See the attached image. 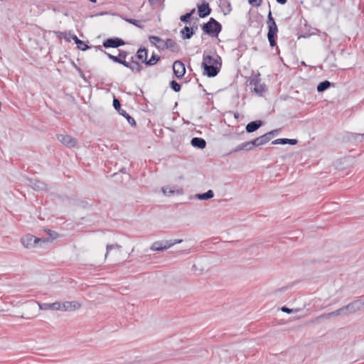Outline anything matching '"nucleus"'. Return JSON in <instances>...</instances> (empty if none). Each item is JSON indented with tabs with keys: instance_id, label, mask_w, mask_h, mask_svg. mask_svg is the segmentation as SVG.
Returning a JSON list of instances; mask_svg holds the SVG:
<instances>
[{
	"instance_id": "79ce46f5",
	"label": "nucleus",
	"mask_w": 364,
	"mask_h": 364,
	"mask_svg": "<svg viewBox=\"0 0 364 364\" xmlns=\"http://www.w3.org/2000/svg\"><path fill=\"white\" fill-rule=\"evenodd\" d=\"M162 191H163V192L164 193V194H166L167 193H171H171H173V191H171V190H168V188H162Z\"/></svg>"
},
{
	"instance_id": "a19ab883",
	"label": "nucleus",
	"mask_w": 364,
	"mask_h": 364,
	"mask_svg": "<svg viewBox=\"0 0 364 364\" xmlns=\"http://www.w3.org/2000/svg\"><path fill=\"white\" fill-rule=\"evenodd\" d=\"M248 2L252 6H259L262 3V0H248Z\"/></svg>"
},
{
	"instance_id": "c03bdc74",
	"label": "nucleus",
	"mask_w": 364,
	"mask_h": 364,
	"mask_svg": "<svg viewBox=\"0 0 364 364\" xmlns=\"http://www.w3.org/2000/svg\"><path fill=\"white\" fill-rule=\"evenodd\" d=\"M277 1V3L280 4H284L287 3V0H276Z\"/></svg>"
},
{
	"instance_id": "ea45409f",
	"label": "nucleus",
	"mask_w": 364,
	"mask_h": 364,
	"mask_svg": "<svg viewBox=\"0 0 364 364\" xmlns=\"http://www.w3.org/2000/svg\"><path fill=\"white\" fill-rule=\"evenodd\" d=\"M281 310L283 312H285V313H287V314L294 313V312H298L299 311L298 309H289V308L287 307L286 306H282L281 308Z\"/></svg>"
},
{
	"instance_id": "cd10ccee",
	"label": "nucleus",
	"mask_w": 364,
	"mask_h": 364,
	"mask_svg": "<svg viewBox=\"0 0 364 364\" xmlns=\"http://www.w3.org/2000/svg\"><path fill=\"white\" fill-rule=\"evenodd\" d=\"M214 196V193L212 190H208L203 193H197L195 197L199 200H208Z\"/></svg>"
},
{
	"instance_id": "c85d7f7f",
	"label": "nucleus",
	"mask_w": 364,
	"mask_h": 364,
	"mask_svg": "<svg viewBox=\"0 0 364 364\" xmlns=\"http://www.w3.org/2000/svg\"><path fill=\"white\" fill-rule=\"evenodd\" d=\"M254 91L258 95L262 96L263 93L266 91V85L264 84L259 82L257 85L255 86Z\"/></svg>"
},
{
	"instance_id": "412c9836",
	"label": "nucleus",
	"mask_w": 364,
	"mask_h": 364,
	"mask_svg": "<svg viewBox=\"0 0 364 364\" xmlns=\"http://www.w3.org/2000/svg\"><path fill=\"white\" fill-rule=\"evenodd\" d=\"M298 143L297 139H277L274 141H272V144L276 145V144H291V145H295Z\"/></svg>"
},
{
	"instance_id": "473e14b6",
	"label": "nucleus",
	"mask_w": 364,
	"mask_h": 364,
	"mask_svg": "<svg viewBox=\"0 0 364 364\" xmlns=\"http://www.w3.org/2000/svg\"><path fill=\"white\" fill-rule=\"evenodd\" d=\"M160 57L157 55L153 53L151 58L146 61V65L152 66L157 63L159 61Z\"/></svg>"
},
{
	"instance_id": "e433bc0d",
	"label": "nucleus",
	"mask_w": 364,
	"mask_h": 364,
	"mask_svg": "<svg viewBox=\"0 0 364 364\" xmlns=\"http://www.w3.org/2000/svg\"><path fill=\"white\" fill-rule=\"evenodd\" d=\"M350 139L355 140V141H362L364 139V134H355V133H350Z\"/></svg>"
},
{
	"instance_id": "7c9ffc66",
	"label": "nucleus",
	"mask_w": 364,
	"mask_h": 364,
	"mask_svg": "<svg viewBox=\"0 0 364 364\" xmlns=\"http://www.w3.org/2000/svg\"><path fill=\"white\" fill-rule=\"evenodd\" d=\"M259 75L260 74L259 73H257V74H252L250 77V85H257L259 82H261V79L259 77Z\"/></svg>"
},
{
	"instance_id": "7ed1b4c3",
	"label": "nucleus",
	"mask_w": 364,
	"mask_h": 364,
	"mask_svg": "<svg viewBox=\"0 0 364 364\" xmlns=\"http://www.w3.org/2000/svg\"><path fill=\"white\" fill-rule=\"evenodd\" d=\"M267 24L268 26L267 38L269 46L274 47L277 45L276 38L277 36L278 28L270 10L267 16Z\"/></svg>"
},
{
	"instance_id": "49530a36",
	"label": "nucleus",
	"mask_w": 364,
	"mask_h": 364,
	"mask_svg": "<svg viewBox=\"0 0 364 364\" xmlns=\"http://www.w3.org/2000/svg\"><path fill=\"white\" fill-rule=\"evenodd\" d=\"M120 171L122 172V173H126V168H122V169H120Z\"/></svg>"
},
{
	"instance_id": "f3484780",
	"label": "nucleus",
	"mask_w": 364,
	"mask_h": 364,
	"mask_svg": "<svg viewBox=\"0 0 364 364\" xmlns=\"http://www.w3.org/2000/svg\"><path fill=\"white\" fill-rule=\"evenodd\" d=\"M263 124V122L262 120H255L249 122L245 127L247 132L252 133L257 130Z\"/></svg>"
},
{
	"instance_id": "1a4fd4ad",
	"label": "nucleus",
	"mask_w": 364,
	"mask_h": 364,
	"mask_svg": "<svg viewBox=\"0 0 364 364\" xmlns=\"http://www.w3.org/2000/svg\"><path fill=\"white\" fill-rule=\"evenodd\" d=\"M125 42L123 39L119 38H109L106 39L102 43V46L105 48H117L119 46H124Z\"/></svg>"
},
{
	"instance_id": "72a5a7b5",
	"label": "nucleus",
	"mask_w": 364,
	"mask_h": 364,
	"mask_svg": "<svg viewBox=\"0 0 364 364\" xmlns=\"http://www.w3.org/2000/svg\"><path fill=\"white\" fill-rule=\"evenodd\" d=\"M149 40L151 43H152V44H154V45H155L156 46L158 45H163V43H164V40H162L159 37L155 36H150L149 37Z\"/></svg>"
},
{
	"instance_id": "8fccbe9b",
	"label": "nucleus",
	"mask_w": 364,
	"mask_h": 364,
	"mask_svg": "<svg viewBox=\"0 0 364 364\" xmlns=\"http://www.w3.org/2000/svg\"><path fill=\"white\" fill-rule=\"evenodd\" d=\"M78 70H79V71L80 72V73H81L82 76L84 77V76H83V73H82V71L80 69H78Z\"/></svg>"
},
{
	"instance_id": "3c124183",
	"label": "nucleus",
	"mask_w": 364,
	"mask_h": 364,
	"mask_svg": "<svg viewBox=\"0 0 364 364\" xmlns=\"http://www.w3.org/2000/svg\"><path fill=\"white\" fill-rule=\"evenodd\" d=\"M228 7H229V8H230V6H230V3H228ZM230 10H231V9H229V11H230Z\"/></svg>"
},
{
	"instance_id": "b1692460",
	"label": "nucleus",
	"mask_w": 364,
	"mask_h": 364,
	"mask_svg": "<svg viewBox=\"0 0 364 364\" xmlns=\"http://www.w3.org/2000/svg\"><path fill=\"white\" fill-rule=\"evenodd\" d=\"M136 56L137 59L146 64V61L147 60V50L145 48H139L136 52Z\"/></svg>"
},
{
	"instance_id": "de8ad7c7",
	"label": "nucleus",
	"mask_w": 364,
	"mask_h": 364,
	"mask_svg": "<svg viewBox=\"0 0 364 364\" xmlns=\"http://www.w3.org/2000/svg\"><path fill=\"white\" fill-rule=\"evenodd\" d=\"M191 28H193V31H196L198 28V26H193Z\"/></svg>"
},
{
	"instance_id": "9d476101",
	"label": "nucleus",
	"mask_w": 364,
	"mask_h": 364,
	"mask_svg": "<svg viewBox=\"0 0 364 364\" xmlns=\"http://www.w3.org/2000/svg\"><path fill=\"white\" fill-rule=\"evenodd\" d=\"M157 48L161 50L168 49L173 53H178L180 50V46L172 39L168 38L163 45H158Z\"/></svg>"
},
{
	"instance_id": "f257e3e1",
	"label": "nucleus",
	"mask_w": 364,
	"mask_h": 364,
	"mask_svg": "<svg viewBox=\"0 0 364 364\" xmlns=\"http://www.w3.org/2000/svg\"><path fill=\"white\" fill-rule=\"evenodd\" d=\"M220 58L217 56L216 58L210 55H203V62L201 64L203 68V74L209 77H215L220 71L221 63L219 62Z\"/></svg>"
},
{
	"instance_id": "f704fd0d",
	"label": "nucleus",
	"mask_w": 364,
	"mask_h": 364,
	"mask_svg": "<svg viewBox=\"0 0 364 364\" xmlns=\"http://www.w3.org/2000/svg\"><path fill=\"white\" fill-rule=\"evenodd\" d=\"M195 11H196L195 9H193L190 12L181 16L180 20L182 22H186V23L188 22L191 16L194 14Z\"/></svg>"
},
{
	"instance_id": "6ab92c4d",
	"label": "nucleus",
	"mask_w": 364,
	"mask_h": 364,
	"mask_svg": "<svg viewBox=\"0 0 364 364\" xmlns=\"http://www.w3.org/2000/svg\"><path fill=\"white\" fill-rule=\"evenodd\" d=\"M191 144L194 147L203 149L206 146V141L203 138L193 137L191 141Z\"/></svg>"
},
{
	"instance_id": "bb28decb",
	"label": "nucleus",
	"mask_w": 364,
	"mask_h": 364,
	"mask_svg": "<svg viewBox=\"0 0 364 364\" xmlns=\"http://www.w3.org/2000/svg\"><path fill=\"white\" fill-rule=\"evenodd\" d=\"M164 245V241H156V242H154L151 245L150 249L152 251H157V252L164 251V250H166V247Z\"/></svg>"
},
{
	"instance_id": "20e7f679",
	"label": "nucleus",
	"mask_w": 364,
	"mask_h": 364,
	"mask_svg": "<svg viewBox=\"0 0 364 364\" xmlns=\"http://www.w3.org/2000/svg\"><path fill=\"white\" fill-rule=\"evenodd\" d=\"M56 33H57V36L59 38H60V39L64 38L68 42L70 41V39H73L75 41V43H76L77 48L79 50L85 51L90 48V46L86 45L84 41L80 40L75 35L72 34L70 31L69 32L58 31Z\"/></svg>"
},
{
	"instance_id": "a18cd8bd",
	"label": "nucleus",
	"mask_w": 364,
	"mask_h": 364,
	"mask_svg": "<svg viewBox=\"0 0 364 364\" xmlns=\"http://www.w3.org/2000/svg\"><path fill=\"white\" fill-rule=\"evenodd\" d=\"M159 0H149L151 5L155 4Z\"/></svg>"
},
{
	"instance_id": "4be33fe9",
	"label": "nucleus",
	"mask_w": 364,
	"mask_h": 364,
	"mask_svg": "<svg viewBox=\"0 0 364 364\" xmlns=\"http://www.w3.org/2000/svg\"><path fill=\"white\" fill-rule=\"evenodd\" d=\"M254 149L253 145L251 144V141L244 142L240 145H238L233 151L232 152H238L242 150H246V151H250Z\"/></svg>"
},
{
	"instance_id": "aec40b11",
	"label": "nucleus",
	"mask_w": 364,
	"mask_h": 364,
	"mask_svg": "<svg viewBox=\"0 0 364 364\" xmlns=\"http://www.w3.org/2000/svg\"><path fill=\"white\" fill-rule=\"evenodd\" d=\"M195 34V31H193V28H190L188 26H185L181 31V38L183 40L186 39H190L192 38V36Z\"/></svg>"
},
{
	"instance_id": "f8f14e48",
	"label": "nucleus",
	"mask_w": 364,
	"mask_h": 364,
	"mask_svg": "<svg viewBox=\"0 0 364 364\" xmlns=\"http://www.w3.org/2000/svg\"><path fill=\"white\" fill-rule=\"evenodd\" d=\"M173 70L177 78H182L186 73L185 65L181 60H176L173 65Z\"/></svg>"
},
{
	"instance_id": "f03ea898",
	"label": "nucleus",
	"mask_w": 364,
	"mask_h": 364,
	"mask_svg": "<svg viewBox=\"0 0 364 364\" xmlns=\"http://www.w3.org/2000/svg\"><path fill=\"white\" fill-rule=\"evenodd\" d=\"M201 28L204 33L210 37H218L222 31V25L213 18H210L207 23L201 25Z\"/></svg>"
},
{
	"instance_id": "39448f33",
	"label": "nucleus",
	"mask_w": 364,
	"mask_h": 364,
	"mask_svg": "<svg viewBox=\"0 0 364 364\" xmlns=\"http://www.w3.org/2000/svg\"><path fill=\"white\" fill-rule=\"evenodd\" d=\"M95 49H96V50H101L102 52H104L107 55V57L110 60H112L113 62L119 63V64H122L124 67H129V62H127L126 60H124V59L128 55V53L127 51L123 50H118L119 54L117 56H116V55H112V54L103 50L101 48L100 46H95Z\"/></svg>"
},
{
	"instance_id": "2f4dec72",
	"label": "nucleus",
	"mask_w": 364,
	"mask_h": 364,
	"mask_svg": "<svg viewBox=\"0 0 364 364\" xmlns=\"http://www.w3.org/2000/svg\"><path fill=\"white\" fill-rule=\"evenodd\" d=\"M182 241H183V240H181V239L165 240V241H164V245L166 247V250L168 248L173 246L174 245L179 244V243L182 242Z\"/></svg>"
},
{
	"instance_id": "4468645a",
	"label": "nucleus",
	"mask_w": 364,
	"mask_h": 364,
	"mask_svg": "<svg viewBox=\"0 0 364 364\" xmlns=\"http://www.w3.org/2000/svg\"><path fill=\"white\" fill-rule=\"evenodd\" d=\"M28 185L35 191H46L47 190V184L37 178H28Z\"/></svg>"
},
{
	"instance_id": "a878e982",
	"label": "nucleus",
	"mask_w": 364,
	"mask_h": 364,
	"mask_svg": "<svg viewBox=\"0 0 364 364\" xmlns=\"http://www.w3.org/2000/svg\"><path fill=\"white\" fill-rule=\"evenodd\" d=\"M331 86H333V84L328 80H324L321 82L316 87L318 92H323L327 89H328Z\"/></svg>"
},
{
	"instance_id": "4c0bfd02",
	"label": "nucleus",
	"mask_w": 364,
	"mask_h": 364,
	"mask_svg": "<svg viewBox=\"0 0 364 364\" xmlns=\"http://www.w3.org/2000/svg\"><path fill=\"white\" fill-rule=\"evenodd\" d=\"M127 22L131 23V24H133L140 28H143V26L139 24V21L136 20V19H133V18H124Z\"/></svg>"
},
{
	"instance_id": "c9c22d12",
	"label": "nucleus",
	"mask_w": 364,
	"mask_h": 364,
	"mask_svg": "<svg viewBox=\"0 0 364 364\" xmlns=\"http://www.w3.org/2000/svg\"><path fill=\"white\" fill-rule=\"evenodd\" d=\"M170 87L175 92H178L181 90V86L176 80H173L170 82Z\"/></svg>"
},
{
	"instance_id": "0eeeda50",
	"label": "nucleus",
	"mask_w": 364,
	"mask_h": 364,
	"mask_svg": "<svg viewBox=\"0 0 364 364\" xmlns=\"http://www.w3.org/2000/svg\"><path fill=\"white\" fill-rule=\"evenodd\" d=\"M113 107L116 110L118 111L119 114L122 115L127 119V122L132 127H135L136 126L134 119L128 113H127L125 110L121 109L120 101L115 97H114L113 100Z\"/></svg>"
},
{
	"instance_id": "393cba45",
	"label": "nucleus",
	"mask_w": 364,
	"mask_h": 364,
	"mask_svg": "<svg viewBox=\"0 0 364 364\" xmlns=\"http://www.w3.org/2000/svg\"><path fill=\"white\" fill-rule=\"evenodd\" d=\"M128 68L131 69L132 72L140 73L142 70V66L137 61L134 60V58H131V63H129V67Z\"/></svg>"
},
{
	"instance_id": "09e8293b",
	"label": "nucleus",
	"mask_w": 364,
	"mask_h": 364,
	"mask_svg": "<svg viewBox=\"0 0 364 364\" xmlns=\"http://www.w3.org/2000/svg\"><path fill=\"white\" fill-rule=\"evenodd\" d=\"M89 1L92 2V3H96L97 2V0H89Z\"/></svg>"
},
{
	"instance_id": "603ef678",
	"label": "nucleus",
	"mask_w": 364,
	"mask_h": 364,
	"mask_svg": "<svg viewBox=\"0 0 364 364\" xmlns=\"http://www.w3.org/2000/svg\"><path fill=\"white\" fill-rule=\"evenodd\" d=\"M363 306H364V304H363Z\"/></svg>"
},
{
	"instance_id": "ddd939ff",
	"label": "nucleus",
	"mask_w": 364,
	"mask_h": 364,
	"mask_svg": "<svg viewBox=\"0 0 364 364\" xmlns=\"http://www.w3.org/2000/svg\"><path fill=\"white\" fill-rule=\"evenodd\" d=\"M81 307V304L76 301H64L63 303H60V309L64 311H71L76 309H78Z\"/></svg>"
},
{
	"instance_id": "2eb2a0df",
	"label": "nucleus",
	"mask_w": 364,
	"mask_h": 364,
	"mask_svg": "<svg viewBox=\"0 0 364 364\" xmlns=\"http://www.w3.org/2000/svg\"><path fill=\"white\" fill-rule=\"evenodd\" d=\"M273 132H267L251 141V144L253 145L254 148L261 145H264L271 140V134Z\"/></svg>"
},
{
	"instance_id": "5701e85b",
	"label": "nucleus",
	"mask_w": 364,
	"mask_h": 364,
	"mask_svg": "<svg viewBox=\"0 0 364 364\" xmlns=\"http://www.w3.org/2000/svg\"><path fill=\"white\" fill-rule=\"evenodd\" d=\"M341 314H345V311H344V309L343 307H341L334 311H331L330 313H327V314H322L321 316H320L319 317H318V318H330V317H332V316H339V315H341Z\"/></svg>"
},
{
	"instance_id": "9b49d317",
	"label": "nucleus",
	"mask_w": 364,
	"mask_h": 364,
	"mask_svg": "<svg viewBox=\"0 0 364 364\" xmlns=\"http://www.w3.org/2000/svg\"><path fill=\"white\" fill-rule=\"evenodd\" d=\"M57 138L63 144L70 148L75 147L77 144L76 139L70 135L59 134Z\"/></svg>"
},
{
	"instance_id": "c756f323",
	"label": "nucleus",
	"mask_w": 364,
	"mask_h": 364,
	"mask_svg": "<svg viewBox=\"0 0 364 364\" xmlns=\"http://www.w3.org/2000/svg\"><path fill=\"white\" fill-rule=\"evenodd\" d=\"M112 249H114L117 251H118L119 252H121V251H122V246L118 245V244L107 245V247H106V250L107 251H106V254H105V257H107L108 254L110 252V251Z\"/></svg>"
},
{
	"instance_id": "dca6fc26",
	"label": "nucleus",
	"mask_w": 364,
	"mask_h": 364,
	"mask_svg": "<svg viewBox=\"0 0 364 364\" xmlns=\"http://www.w3.org/2000/svg\"><path fill=\"white\" fill-rule=\"evenodd\" d=\"M198 13L200 18H205L209 16L211 13V9L209 6L208 3L203 1L201 4H198Z\"/></svg>"
},
{
	"instance_id": "423d86ee",
	"label": "nucleus",
	"mask_w": 364,
	"mask_h": 364,
	"mask_svg": "<svg viewBox=\"0 0 364 364\" xmlns=\"http://www.w3.org/2000/svg\"><path fill=\"white\" fill-rule=\"evenodd\" d=\"M48 238H39L32 235H27L22 237L21 242L23 245L27 248L37 247L38 245L41 246V243H48Z\"/></svg>"
},
{
	"instance_id": "37998d69",
	"label": "nucleus",
	"mask_w": 364,
	"mask_h": 364,
	"mask_svg": "<svg viewBox=\"0 0 364 364\" xmlns=\"http://www.w3.org/2000/svg\"><path fill=\"white\" fill-rule=\"evenodd\" d=\"M279 132V129H274V130H272L270 132H273L272 134H271V139L276 134H278V132Z\"/></svg>"
},
{
	"instance_id": "a211bd4d",
	"label": "nucleus",
	"mask_w": 364,
	"mask_h": 364,
	"mask_svg": "<svg viewBox=\"0 0 364 364\" xmlns=\"http://www.w3.org/2000/svg\"><path fill=\"white\" fill-rule=\"evenodd\" d=\"M38 306H39V308L41 310H49V309H51V310H59L60 309V302H58V301H56V302H54V303H52V304H40V303H38Z\"/></svg>"
},
{
	"instance_id": "6e6552de",
	"label": "nucleus",
	"mask_w": 364,
	"mask_h": 364,
	"mask_svg": "<svg viewBox=\"0 0 364 364\" xmlns=\"http://www.w3.org/2000/svg\"><path fill=\"white\" fill-rule=\"evenodd\" d=\"M363 304L364 300H355L348 305L343 306L345 311V314H352L360 311Z\"/></svg>"
},
{
	"instance_id": "58836bf2",
	"label": "nucleus",
	"mask_w": 364,
	"mask_h": 364,
	"mask_svg": "<svg viewBox=\"0 0 364 364\" xmlns=\"http://www.w3.org/2000/svg\"><path fill=\"white\" fill-rule=\"evenodd\" d=\"M48 235H49V237H48L50 240L48 242H51L53 240L57 238L58 234L55 231L50 230H46Z\"/></svg>"
}]
</instances>
